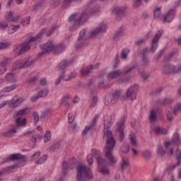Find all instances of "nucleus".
<instances>
[{
    "label": "nucleus",
    "instance_id": "nucleus-1",
    "mask_svg": "<svg viewBox=\"0 0 181 181\" xmlns=\"http://www.w3.org/2000/svg\"><path fill=\"white\" fill-rule=\"evenodd\" d=\"M115 119V116H108L104 119L103 137L106 139L104 147L105 159L101 157L97 158L99 166H114L118 162V158L112 153V151L115 148V139L112 136V132L110 130Z\"/></svg>",
    "mask_w": 181,
    "mask_h": 181
},
{
    "label": "nucleus",
    "instance_id": "nucleus-2",
    "mask_svg": "<svg viewBox=\"0 0 181 181\" xmlns=\"http://www.w3.org/2000/svg\"><path fill=\"white\" fill-rule=\"evenodd\" d=\"M98 12H100V6L95 4V0L89 1L85 6L84 11L81 15L78 16L77 13H74L69 18V22L74 21L73 26L69 27V30L70 32L77 30L80 28V25H81V21L86 22L90 15L97 13Z\"/></svg>",
    "mask_w": 181,
    "mask_h": 181
},
{
    "label": "nucleus",
    "instance_id": "nucleus-3",
    "mask_svg": "<svg viewBox=\"0 0 181 181\" xmlns=\"http://www.w3.org/2000/svg\"><path fill=\"white\" fill-rule=\"evenodd\" d=\"M40 41V36H36L34 37H31L28 40V41L19 44L18 45L16 46L14 49L15 54L18 56H21L29 52L30 50V47L32 45H36L38 42Z\"/></svg>",
    "mask_w": 181,
    "mask_h": 181
},
{
    "label": "nucleus",
    "instance_id": "nucleus-4",
    "mask_svg": "<svg viewBox=\"0 0 181 181\" xmlns=\"http://www.w3.org/2000/svg\"><path fill=\"white\" fill-rule=\"evenodd\" d=\"M93 179V173L90 168L86 165H78L76 167V181H87Z\"/></svg>",
    "mask_w": 181,
    "mask_h": 181
},
{
    "label": "nucleus",
    "instance_id": "nucleus-5",
    "mask_svg": "<svg viewBox=\"0 0 181 181\" xmlns=\"http://www.w3.org/2000/svg\"><path fill=\"white\" fill-rule=\"evenodd\" d=\"M160 71L164 76H176L181 74V64L175 65L166 63L163 65Z\"/></svg>",
    "mask_w": 181,
    "mask_h": 181
},
{
    "label": "nucleus",
    "instance_id": "nucleus-6",
    "mask_svg": "<svg viewBox=\"0 0 181 181\" xmlns=\"http://www.w3.org/2000/svg\"><path fill=\"white\" fill-rule=\"evenodd\" d=\"M25 101V98H18L17 95H15L11 101L7 100L5 101L4 103L0 104V110L1 108H4V107H6V105H8V107H11V108H16V107H19L22 103Z\"/></svg>",
    "mask_w": 181,
    "mask_h": 181
},
{
    "label": "nucleus",
    "instance_id": "nucleus-7",
    "mask_svg": "<svg viewBox=\"0 0 181 181\" xmlns=\"http://www.w3.org/2000/svg\"><path fill=\"white\" fill-rule=\"evenodd\" d=\"M125 115L121 117L120 120L117 124L116 132L119 134V140L120 142L124 141V138H125V134L124 133V129L125 128Z\"/></svg>",
    "mask_w": 181,
    "mask_h": 181
},
{
    "label": "nucleus",
    "instance_id": "nucleus-8",
    "mask_svg": "<svg viewBox=\"0 0 181 181\" xmlns=\"http://www.w3.org/2000/svg\"><path fill=\"white\" fill-rule=\"evenodd\" d=\"M127 11V6H113L112 8V13H115L116 15V21L117 22H119L122 21V18L125 16V12Z\"/></svg>",
    "mask_w": 181,
    "mask_h": 181
},
{
    "label": "nucleus",
    "instance_id": "nucleus-9",
    "mask_svg": "<svg viewBox=\"0 0 181 181\" xmlns=\"http://www.w3.org/2000/svg\"><path fill=\"white\" fill-rule=\"evenodd\" d=\"M163 33V31L158 30L154 35L153 38L151 40V46L148 49V52L150 53H155L156 49H158V43L159 42V40L160 37H162V35Z\"/></svg>",
    "mask_w": 181,
    "mask_h": 181
},
{
    "label": "nucleus",
    "instance_id": "nucleus-10",
    "mask_svg": "<svg viewBox=\"0 0 181 181\" xmlns=\"http://www.w3.org/2000/svg\"><path fill=\"white\" fill-rule=\"evenodd\" d=\"M86 33H87V30L86 29H83L80 31L76 43L75 45L76 49H81V47H84L86 45Z\"/></svg>",
    "mask_w": 181,
    "mask_h": 181
},
{
    "label": "nucleus",
    "instance_id": "nucleus-11",
    "mask_svg": "<svg viewBox=\"0 0 181 181\" xmlns=\"http://www.w3.org/2000/svg\"><path fill=\"white\" fill-rule=\"evenodd\" d=\"M138 87L139 86L135 84L127 88L126 90V95L127 98L132 101H134V100L136 98V90H138Z\"/></svg>",
    "mask_w": 181,
    "mask_h": 181
},
{
    "label": "nucleus",
    "instance_id": "nucleus-12",
    "mask_svg": "<svg viewBox=\"0 0 181 181\" xmlns=\"http://www.w3.org/2000/svg\"><path fill=\"white\" fill-rule=\"evenodd\" d=\"M9 160H12L13 162L15 160H23V162H26V157L21 153H13L4 160V162H9Z\"/></svg>",
    "mask_w": 181,
    "mask_h": 181
},
{
    "label": "nucleus",
    "instance_id": "nucleus-13",
    "mask_svg": "<svg viewBox=\"0 0 181 181\" xmlns=\"http://www.w3.org/2000/svg\"><path fill=\"white\" fill-rule=\"evenodd\" d=\"M100 67V63H97L95 65H88L86 69H81V74L83 76H87L93 71V70H95V69H98Z\"/></svg>",
    "mask_w": 181,
    "mask_h": 181
},
{
    "label": "nucleus",
    "instance_id": "nucleus-14",
    "mask_svg": "<svg viewBox=\"0 0 181 181\" xmlns=\"http://www.w3.org/2000/svg\"><path fill=\"white\" fill-rule=\"evenodd\" d=\"M180 144V139L179 138V134L175 133L174 134L171 141H165L164 143V146L165 148H169V146H173V145H179Z\"/></svg>",
    "mask_w": 181,
    "mask_h": 181
},
{
    "label": "nucleus",
    "instance_id": "nucleus-15",
    "mask_svg": "<svg viewBox=\"0 0 181 181\" xmlns=\"http://www.w3.org/2000/svg\"><path fill=\"white\" fill-rule=\"evenodd\" d=\"M105 30H107V25L105 24H100L95 30L90 31V35L91 37H95L100 33H104Z\"/></svg>",
    "mask_w": 181,
    "mask_h": 181
},
{
    "label": "nucleus",
    "instance_id": "nucleus-16",
    "mask_svg": "<svg viewBox=\"0 0 181 181\" xmlns=\"http://www.w3.org/2000/svg\"><path fill=\"white\" fill-rule=\"evenodd\" d=\"M18 132V129L16 126L13 124L10 125L8 129L3 133V136H6V138H12L15 134Z\"/></svg>",
    "mask_w": 181,
    "mask_h": 181
},
{
    "label": "nucleus",
    "instance_id": "nucleus-17",
    "mask_svg": "<svg viewBox=\"0 0 181 181\" xmlns=\"http://www.w3.org/2000/svg\"><path fill=\"white\" fill-rule=\"evenodd\" d=\"M122 74H124V71L121 69L112 71L107 74V80H114L117 78V77L122 76Z\"/></svg>",
    "mask_w": 181,
    "mask_h": 181
},
{
    "label": "nucleus",
    "instance_id": "nucleus-18",
    "mask_svg": "<svg viewBox=\"0 0 181 181\" xmlns=\"http://www.w3.org/2000/svg\"><path fill=\"white\" fill-rule=\"evenodd\" d=\"M119 97H121V91L117 90L110 93V104L112 105H114L115 104H117L118 102V100H119Z\"/></svg>",
    "mask_w": 181,
    "mask_h": 181
},
{
    "label": "nucleus",
    "instance_id": "nucleus-19",
    "mask_svg": "<svg viewBox=\"0 0 181 181\" xmlns=\"http://www.w3.org/2000/svg\"><path fill=\"white\" fill-rule=\"evenodd\" d=\"M5 19L6 21H8V22H13L15 23L21 19V16H15L13 17V13H12V11H8L5 15Z\"/></svg>",
    "mask_w": 181,
    "mask_h": 181
},
{
    "label": "nucleus",
    "instance_id": "nucleus-20",
    "mask_svg": "<svg viewBox=\"0 0 181 181\" xmlns=\"http://www.w3.org/2000/svg\"><path fill=\"white\" fill-rule=\"evenodd\" d=\"M158 107H154L150 110L149 121L151 124H155L158 119Z\"/></svg>",
    "mask_w": 181,
    "mask_h": 181
},
{
    "label": "nucleus",
    "instance_id": "nucleus-21",
    "mask_svg": "<svg viewBox=\"0 0 181 181\" xmlns=\"http://www.w3.org/2000/svg\"><path fill=\"white\" fill-rule=\"evenodd\" d=\"M176 11L174 9H170L164 16V22H168V23L172 22L175 19V15Z\"/></svg>",
    "mask_w": 181,
    "mask_h": 181
},
{
    "label": "nucleus",
    "instance_id": "nucleus-22",
    "mask_svg": "<svg viewBox=\"0 0 181 181\" xmlns=\"http://www.w3.org/2000/svg\"><path fill=\"white\" fill-rule=\"evenodd\" d=\"M4 80H6L7 83H16L18 81L15 74L12 72L7 73L4 76Z\"/></svg>",
    "mask_w": 181,
    "mask_h": 181
},
{
    "label": "nucleus",
    "instance_id": "nucleus-23",
    "mask_svg": "<svg viewBox=\"0 0 181 181\" xmlns=\"http://www.w3.org/2000/svg\"><path fill=\"white\" fill-rule=\"evenodd\" d=\"M98 119V115H96L94 117L93 119L92 120L91 124L90 126H88L85 127L83 131L82 132V135H86L87 132L91 129V128H93V127L95 125V122H97V120Z\"/></svg>",
    "mask_w": 181,
    "mask_h": 181
},
{
    "label": "nucleus",
    "instance_id": "nucleus-24",
    "mask_svg": "<svg viewBox=\"0 0 181 181\" xmlns=\"http://www.w3.org/2000/svg\"><path fill=\"white\" fill-rule=\"evenodd\" d=\"M69 169H74V164H69L67 161H64L62 163V173L64 176L67 175Z\"/></svg>",
    "mask_w": 181,
    "mask_h": 181
},
{
    "label": "nucleus",
    "instance_id": "nucleus-25",
    "mask_svg": "<svg viewBox=\"0 0 181 181\" xmlns=\"http://www.w3.org/2000/svg\"><path fill=\"white\" fill-rule=\"evenodd\" d=\"M41 47L45 49L47 53H49V52H52V49L54 50V44L53 43V40H49L47 43H45L44 45L41 46Z\"/></svg>",
    "mask_w": 181,
    "mask_h": 181
},
{
    "label": "nucleus",
    "instance_id": "nucleus-26",
    "mask_svg": "<svg viewBox=\"0 0 181 181\" xmlns=\"http://www.w3.org/2000/svg\"><path fill=\"white\" fill-rule=\"evenodd\" d=\"M153 130L156 133V135H166V134H168V130H166V129L159 126H155L153 128Z\"/></svg>",
    "mask_w": 181,
    "mask_h": 181
},
{
    "label": "nucleus",
    "instance_id": "nucleus-27",
    "mask_svg": "<svg viewBox=\"0 0 181 181\" xmlns=\"http://www.w3.org/2000/svg\"><path fill=\"white\" fill-rule=\"evenodd\" d=\"M98 153V151L96 149L91 150V153L88 154L87 156V162L88 166H91L93 165V162H94L93 158H94V156H95Z\"/></svg>",
    "mask_w": 181,
    "mask_h": 181
},
{
    "label": "nucleus",
    "instance_id": "nucleus-28",
    "mask_svg": "<svg viewBox=\"0 0 181 181\" xmlns=\"http://www.w3.org/2000/svg\"><path fill=\"white\" fill-rule=\"evenodd\" d=\"M23 68H25L23 59H18L14 63L12 71H16V70H18V69Z\"/></svg>",
    "mask_w": 181,
    "mask_h": 181
},
{
    "label": "nucleus",
    "instance_id": "nucleus-29",
    "mask_svg": "<svg viewBox=\"0 0 181 181\" xmlns=\"http://www.w3.org/2000/svg\"><path fill=\"white\" fill-rule=\"evenodd\" d=\"M69 100H70L69 95H64L61 100V105H62L65 108L69 109V107H70V104L69 103Z\"/></svg>",
    "mask_w": 181,
    "mask_h": 181
},
{
    "label": "nucleus",
    "instance_id": "nucleus-30",
    "mask_svg": "<svg viewBox=\"0 0 181 181\" xmlns=\"http://www.w3.org/2000/svg\"><path fill=\"white\" fill-rule=\"evenodd\" d=\"M25 125H26V119L21 117H18L16 120V124H13L14 127H16L17 129L21 127H25Z\"/></svg>",
    "mask_w": 181,
    "mask_h": 181
},
{
    "label": "nucleus",
    "instance_id": "nucleus-31",
    "mask_svg": "<svg viewBox=\"0 0 181 181\" xmlns=\"http://www.w3.org/2000/svg\"><path fill=\"white\" fill-rule=\"evenodd\" d=\"M70 63H71V62L70 61H67V60H63L62 62H61L58 64V69H59V71H62V73H63V71H64V69H66V67H67V66H69V64H70Z\"/></svg>",
    "mask_w": 181,
    "mask_h": 181
},
{
    "label": "nucleus",
    "instance_id": "nucleus-32",
    "mask_svg": "<svg viewBox=\"0 0 181 181\" xmlns=\"http://www.w3.org/2000/svg\"><path fill=\"white\" fill-rule=\"evenodd\" d=\"M138 71L141 76L142 80H144V81L145 80H148V78H149L151 76L149 74L145 73V69L144 68L139 67Z\"/></svg>",
    "mask_w": 181,
    "mask_h": 181
},
{
    "label": "nucleus",
    "instance_id": "nucleus-33",
    "mask_svg": "<svg viewBox=\"0 0 181 181\" xmlns=\"http://www.w3.org/2000/svg\"><path fill=\"white\" fill-rule=\"evenodd\" d=\"M175 101V99L173 98H165L164 99L160 100L159 103L161 104V105H169V104H172Z\"/></svg>",
    "mask_w": 181,
    "mask_h": 181
},
{
    "label": "nucleus",
    "instance_id": "nucleus-34",
    "mask_svg": "<svg viewBox=\"0 0 181 181\" xmlns=\"http://www.w3.org/2000/svg\"><path fill=\"white\" fill-rule=\"evenodd\" d=\"M30 112V108L26 107V108L21 109V110H18V112L16 113V116L23 117L24 115H28V114Z\"/></svg>",
    "mask_w": 181,
    "mask_h": 181
},
{
    "label": "nucleus",
    "instance_id": "nucleus-35",
    "mask_svg": "<svg viewBox=\"0 0 181 181\" xmlns=\"http://www.w3.org/2000/svg\"><path fill=\"white\" fill-rule=\"evenodd\" d=\"M128 165H129L128 158H122V161L120 163L121 172H124V170H125V169H127V168H128Z\"/></svg>",
    "mask_w": 181,
    "mask_h": 181
},
{
    "label": "nucleus",
    "instance_id": "nucleus-36",
    "mask_svg": "<svg viewBox=\"0 0 181 181\" xmlns=\"http://www.w3.org/2000/svg\"><path fill=\"white\" fill-rule=\"evenodd\" d=\"M64 45L63 44H59L57 45H54V53H56V54H59V53H62L63 50H64Z\"/></svg>",
    "mask_w": 181,
    "mask_h": 181
},
{
    "label": "nucleus",
    "instance_id": "nucleus-37",
    "mask_svg": "<svg viewBox=\"0 0 181 181\" xmlns=\"http://www.w3.org/2000/svg\"><path fill=\"white\" fill-rule=\"evenodd\" d=\"M166 119L168 122H172L175 119V114L172 110H167L165 112Z\"/></svg>",
    "mask_w": 181,
    "mask_h": 181
},
{
    "label": "nucleus",
    "instance_id": "nucleus-38",
    "mask_svg": "<svg viewBox=\"0 0 181 181\" xmlns=\"http://www.w3.org/2000/svg\"><path fill=\"white\" fill-rule=\"evenodd\" d=\"M73 2H83V0H62V8H67Z\"/></svg>",
    "mask_w": 181,
    "mask_h": 181
},
{
    "label": "nucleus",
    "instance_id": "nucleus-39",
    "mask_svg": "<svg viewBox=\"0 0 181 181\" xmlns=\"http://www.w3.org/2000/svg\"><path fill=\"white\" fill-rule=\"evenodd\" d=\"M16 88H18V86L16 84H12L9 86H6L4 88H3L2 92L11 93V91H13V90H16Z\"/></svg>",
    "mask_w": 181,
    "mask_h": 181
},
{
    "label": "nucleus",
    "instance_id": "nucleus-40",
    "mask_svg": "<svg viewBox=\"0 0 181 181\" xmlns=\"http://www.w3.org/2000/svg\"><path fill=\"white\" fill-rule=\"evenodd\" d=\"M136 67H138V64L136 62H135L132 65V66L127 68L124 71H123L122 76H126V74H129V73H131V71H132L133 70H135V69H136Z\"/></svg>",
    "mask_w": 181,
    "mask_h": 181
},
{
    "label": "nucleus",
    "instance_id": "nucleus-41",
    "mask_svg": "<svg viewBox=\"0 0 181 181\" xmlns=\"http://www.w3.org/2000/svg\"><path fill=\"white\" fill-rule=\"evenodd\" d=\"M141 66L144 67H148L149 66V63H151V60L146 57V56L141 57Z\"/></svg>",
    "mask_w": 181,
    "mask_h": 181
},
{
    "label": "nucleus",
    "instance_id": "nucleus-42",
    "mask_svg": "<svg viewBox=\"0 0 181 181\" xmlns=\"http://www.w3.org/2000/svg\"><path fill=\"white\" fill-rule=\"evenodd\" d=\"M9 58L4 57L0 61V67H4V69H8L7 66L9 64Z\"/></svg>",
    "mask_w": 181,
    "mask_h": 181
},
{
    "label": "nucleus",
    "instance_id": "nucleus-43",
    "mask_svg": "<svg viewBox=\"0 0 181 181\" xmlns=\"http://www.w3.org/2000/svg\"><path fill=\"white\" fill-rule=\"evenodd\" d=\"M129 139L132 146H135V147L138 146V143H136V139L135 134H130Z\"/></svg>",
    "mask_w": 181,
    "mask_h": 181
},
{
    "label": "nucleus",
    "instance_id": "nucleus-44",
    "mask_svg": "<svg viewBox=\"0 0 181 181\" xmlns=\"http://www.w3.org/2000/svg\"><path fill=\"white\" fill-rule=\"evenodd\" d=\"M52 139V132L50 130H47L44 135V142L45 144H47V142H49Z\"/></svg>",
    "mask_w": 181,
    "mask_h": 181
},
{
    "label": "nucleus",
    "instance_id": "nucleus-45",
    "mask_svg": "<svg viewBox=\"0 0 181 181\" xmlns=\"http://www.w3.org/2000/svg\"><path fill=\"white\" fill-rule=\"evenodd\" d=\"M141 156L144 159H149V158L152 156V152H151V151H148V150H145L142 151Z\"/></svg>",
    "mask_w": 181,
    "mask_h": 181
},
{
    "label": "nucleus",
    "instance_id": "nucleus-46",
    "mask_svg": "<svg viewBox=\"0 0 181 181\" xmlns=\"http://www.w3.org/2000/svg\"><path fill=\"white\" fill-rule=\"evenodd\" d=\"M175 158L177 161V165H180V163H181V149L177 148V150L175 151Z\"/></svg>",
    "mask_w": 181,
    "mask_h": 181
},
{
    "label": "nucleus",
    "instance_id": "nucleus-47",
    "mask_svg": "<svg viewBox=\"0 0 181 181\" xmlns=\"http://www.w3.org/2000/svg\"><path fill=\"white\" fill-rule=\"evenodd\" d=\"M64 71H62L58 78H57V80L55 81V86H59L60 84V82L62 81V80H64V78H66V77L64 76Z\"/></svg>",
    "mask_w": 181,
    "mask_h": 181
},
{
    "label": "nucleus",
    "instance_id": "nucleus-48",
    "mask_svg": "<svg viewBox=\"0 0 181 181\" xmlns=\"http://www.w3.org/2000/svg\"><path fill=\"white\" fill-rule=\"evenodd\" d=\"M129 54V49H123L121 52V58L123 59V60H127V57H128Z\"/></svg>",
    "mask_w": 181,
    "mask_h": 181
},
{
    "label": "nucleus",
    "instance_id": "nucleus-49",
    "mask_svg": "<svg viewBox=\"0 0 181 181\" xmlns=\"http://www.w3.org/2000/svg\"><path fill=\"white\" fill-rule=\"evenodd\" d=\"M48 94H49V89L45 88L38 92V97L42 98L43 97H46Z\"/></svg>",
    "mask_w": 181,
    "mask_h": 181
},
{
    "label": "nucleus",
    "instance_id": "nucleus-50",
    "mask_svg": "<svg viewBox=\"0 0 181 181\" xmlns=\"http://www.w3.org/2000/svg\"><path fill=\"white\" fill-rule=\"evenodd\" d=\"M76 76L77 73H76V71H71V73L68 76V78H65L64 79V81H70V80H72V78H76Z\"/></svg>",
    "mask_w": 181,
    "mask_h": 181
},
{
    "label": "nucleus",
    "instance_id": "nucleus-51",
    "mask_svg": "<svg viewBox=\"0 0 181 181\" xmlns=\"http://www.w3.org/2000/svg\"><path fill=\"white\" fill-rule=\"evenodd\" d=\"M160 16V7H156L153 11L154 19H158Z\"/></svg>",
    "mask_w": 181,
    "mask_h": 181
},
{
    "label": "nucleus",
    "instance_id": "nucleus-52",
    "mask_svg": "<svg viewBox=\"0 0 181 181\" xmlns=\"http://www.w3.org/2000/svg\"><path fill=\"white\" fill-rule=\"evenodd\" d=\"M100 173H102V175H105V176H107V175H110V170L108 168H107V165H105V167H103L100 170Z\"/></svg>",
    "mask_w": 181,
    "mask_h": 181
},
{
    "label": "nucleus",
    "instance_id": "nucleus-53",
    "mask_svg": "<svg viewBox=\"0 0 181 181\" xmlns=\"http://www.w3.org/2000/svg\"><path fill=\"white\" fill-rule=\"evenodd\" d=\"M113 69H117L118 66H119V59H118V54H116L115 61L112 64Z\"/></svg>",
    "mask_w": 181,
    "mask_h": 181
},
{
    "label": "nucleus",
    "instance_id": "nucleus-54",
    "mask_svg": "<svg viewBox=\"0 0 181 181\" xmlns=\"http://www.w3.org/2000/svg\"><path fill=\"white\" fill-rule=\"evenodd\" d=\"M43 6V1H40L37 2L33 7V11H38V9H40L42 6Z\"/></svg>",
    "mask_w": 181,
    "mask_h": 181
},
{
    "label": "nucleus",
    "instance_id": "nucleus-55",
    "mask_svg": "<svg viewBox=\"0 0 181 181\" xmlns=\"http://www.w3.org/2000/svg\"><path fill=\"white\" fill-rule=\"evenodd\" d=\"M59 28V25H57V24H54L51 29L48 31V33H46V36L47 37H49V36H52V33H53V32H54V30Z\"/></svg>",
    "mask_w": 181,
    "mask_h": 181
},
{
    "label": "nucleus",
    "instance_id": "nucleus-56",
    "mask_svg": "<svg viewBox=\"0 0 181 181\" xmlns=\"http://www.w3.org/2000/svg\"><path fill=\"white\" fill-rule=\"evenodd\" d=\"M47 159V155H44L38 160L35 161V163L37 165H42V163H44L45 162H46Z\"/></svg>",
    "mask_w": 181,
    "mask_h": 181
},
{
    "label": "nucleus",
    "instance_id": "nucleus-57",
    "mask_svg": "<svg viewBox=\"0 0 181 181\" xmlns=\"http://www.w3.org/2000/svg\"><path fill=\"white\" fill-rule=\"evenodd\" d=\"M49 4L52 8H57L60 5V0H50Z\"/></svg>",
    "mask_w": 181,
    "mask_h": 181
},
{
    "label": "nucleus",
    "instance_id": "nucleus-58",
    "mask_svg": "<svg viewBox=\"0 0 181 181\" xmlns=\"http://www.w3.org/2000/svg\"><path fill=\"white\" fill-rule=\"evenodd\" d=\"M141 5H142V0H134L132 6L134 9L139 8Z\"/></svg>",
    "mask_w": 181,
    "mask_h": 181
},
{
    "label": "nucleus",
    "instance_id": "nucleus-59",
    "mask_svg": "<svg viewBox=\"0 0 181 181\" xmlns=\"http://www.w3.org/2000/svg\"><path fill=\"white\" fill-rule=\"evenodd\" d=\"M145 42H146V40H145L144 38H140V39L134 41V45L135 46H142V45H144V43H145Z\"/></svg>",
    "mask_w": 181,
    "mask_h": 181
},
{
    "label": "nucleus",
    "instance_id": "nucleus-60",
    "mask_svg": "<svg viewBox=\"0 0 181 181\" xmlns=\"http://www.w3.org/2000/svg\"><path fill=\"white\" fill-rule=\"evenodd\" d=\"M30 23V16L25 17L21 20V25L25 26V25H29Z\"/></svg>",
    "mask_w": 181,
    "mask_h": 181
},
{
    "label": "nucleus",
    "instance_id": "nucleus-61",
    "mask_svg": "<svg viewBox=\"0 0 181 181\" xmlns=\"http://www.w3.org/2000/svg\"><path fill=\"white\" fill-rule=\"evenodd\" d=\"M50 114V110L47 109L41 112L40 118H46Z\"/></svg>",
    "mask_w": 181,
    "mask_h": 181
},
{
    "label": "nucleus",
    "instance_id": "nucleus-62",
    "mask_svg": "<svg viewBox=\"0 0 181 181\" xmlns=\"http://www.w3.org/2000/svg\"><path fill=\"white\" fill-rule=\"evenodd\" d=\"M74 118H76V114L75 113H69L68 115V122H69V124L73 123V121H74Z\"/></svg>",
    "mask_w": 181,
    "mask_h": 181
},
{
    "label": "nucleus",
    "instance_id": "nucleus-63",
    "mask_svg": "<svg viewBox=\"0 0 181 181\" xmlns=\"http://www.w3.org/2000/svg\"><path fill=\"white\" fill-rule=\"evenodd\" d=\"M121 152L122 153H128L129 152V146L124 144L121 148Z\"/></svg>",
    "mask_w": 181,
    "mask_h": 181
},
{
    "label": "nucleus",
    "instance_id": "nucleus-64",
    "mask_svg": "<svg viewBox=\"0 0 181 181\" xmlns=\"http://www.w3.org/2000/svg\"><path fill=\"white\" fill-rule=\"evenodd\" d=\"M24 67H29L33 64V60L32 59H23Z\"/></svg>",
    "mask_w": 181,
    "mask_h": 181
}]
</instances>
